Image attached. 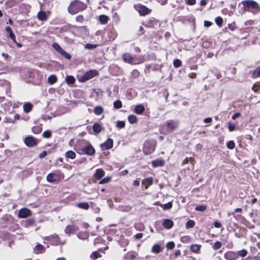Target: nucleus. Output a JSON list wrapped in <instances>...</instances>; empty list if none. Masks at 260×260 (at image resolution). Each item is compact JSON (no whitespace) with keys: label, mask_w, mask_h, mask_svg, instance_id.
<instances>
[{"label":"nucleus","mask_w":260,"mask_h":260,"mask_svg":"<svg viewBox=\"0 0 260 260\" xmlns=\"http://www.w3.org/2000/svg\"><path fill=\"white\" fill-rule=\"evenodd\" d=\"M244 9L247 11H250L253 14L260 12V6L257 2L253 0H246L242 2Z\"/></svg>","instance_id":"obj_1"},{"label":"nucleus","mask_w":260,"mask_h":260,"mask_svg":"<svg viewBox=\"0 0 260 260\" xmlns=\"http://www.w3.org/2000/svg\"><path fill=\"white\" fill-rule=\"evenodd\" d=\"M86 6L81 2L75 1L68 7V11L71 14H75L79 11L84 10Z\"/></svg>","instance_id":"obj_2"},{"label":"nucleus","mask_w":260,"mask_h":260,"mask_svg":"<svg viewBox=\"0 0 260 260\" xmlns=\"http://www.w3.org/2000/svg\"><path fill=\"white\" fill-rule=\"evenodd\" d=\"M156 145V142L153 140L146 141L144 144L143 152L146 154H150L152 153Z\"/></svg>","instance_id":"obj_3"},{"label":"nucleus","mask_w":260,"mask_h":260,"mask_svg":"<svg viewBox=\"0 0 260 260\" xmlns=\"http://www.w3.org/2000/svg\"><path fill=\"white\" fill-rule=\"evenodd\" d=\"M122 58L124 62L132 64H136L141 62L137 57L132 56L128 53H124L122 55Z\"/></svg>","instance_id":"obj_4"},{"label":"nucleus","mask_w":260,"mask_h":260,"mask_svg":"<svg viewBox=\"0 0 260 260\" xmlns=\"http://www.w3.org/2000/svg\"><path fill=\"white\" fill-rule=\"evenodd\" d=\"M98 74L96 70H90L86 72L83 76L79 79V81L81 82H84L93 77L96 76Z\"/></svg>","instance_id":"obj_5"},{"label":"nucleus","mask_w":260,"mask_h":260,"mask_svg":"<svg viewBox=\"0 0 260 260\" xmlns=\"http://www.w3.org/2000/svg\"><path fill=\"white\" fill-rule=\"evenodd\" d=\"M52 46L57 52H58L64 58H66L67 59H70L71 58V55L66 51L63 50L57 43H53Z\"/></svg>","instance_id":"obj_6"},{"label":"nucleus","mask_w":260,"mask_h":260,"mask_svg":"<svg viewBox=\"0 0 260 260\" xmlns=\"http://www.w3.org/2000/svg\"><path fill=\"white\" fill-rule=\"evenodd\" d=\"M82 150L83 152L85 154H86L89 155H93L95 153V149L91 146V144H89L85 147H84Z\"/></svg>","instance_id":"obj_7"},{"label":"nucleus","mask_w":260,"mask_h":260,"mask_svg":"<svg viewBox=\"0 0 260 260\" xmlns=\"http://www.w3.org/2000/svg\"><path fill=\"white\" fill-rule=\"evenodd\" d=\"M113 145V141L111 139H108L106 142L101 144V148L102 150H106L112 148Z\"/></svg>","instance_id":"obj_8"},{"label":"nucleus","mask_w":260,"mask_h":260,"mask_svg":"<svg viewBox=\"0 0 260 260\" xmlns=\"http://www.w3.org/2000/svg\"><path fill=\"white\" fill-rule=\"evenodd\" d=\"M46 179L49 182H54L59 180V176L56 173H49L47 175Z\"/></svg>","instance_id":"obj_9"},{"label":"nucleus","mask_w":260,"mask_h":260,"mask_svg":"<svg viewBox=\"0 0 260 260\" xmlns=\"http://www.w3.org/2000/svg\"><path fill=\"white\" fill-rule=\"evenodd\" d=\"M31 215V211L26 208H22L19 211L18 215L20 218H26Z\"/></svg>","instance_id":"obj_10"},{"label":"nucleus","mask_w":260,"mask_h":260,"mask_svg":"<svg viewBox=\"0 0 260 260\" xmlns=\"http://www.w3.org/2000/svg\"><path fill=\"white\" fill-rule=\"evenodd\" d=\"M78 230V228L77 226H76L75 225L72 224L66 226L64 230V232L67 234H74Z\"/></svg>","instance_id":"obj_11"},{"label":"nucleus","mask_w":260,"mask_h":260,"mask_svg":"<svg viewBox=\"0 0 260 260\" xmlns=\"http://www.w3.org/2000/svg\"><path fill=\"white\" fill-rule=\"evenodd\" d=\"M25 144L28 147H32L36 144L35 140L32 137H27L24 141Z\"/></svg>","instance_id":"obj_12"},{"label":"nucleus","mask_w":260,"mask_h":260,"mask_svg":"<svg viewBox=\"0 0 260 260\" xmlns=\"http://www.w3.org/2000/svg\"><path fill=\"white\" fill-rule=\"evenodd\" d=\"M162 224L163 226L167 229H170L172 228L174 225L173 221L169 219H164Z\"/></svg>","instance_id":"obj_13"},{"label":"nucleus","mask_w":260,"mask_h":260,"mask_svg":"<svg viewBox=\"0 0 260 260\" xmlns=\"http://www.w3.org/2000/svg\"><path fill=\"white\" fill-rule=\"evenodd\" d=\"M92 129L96 134L100 133L102 130V126L98 122L95 123L92 126Z\"/></svg>","instance_id":"obj_14"},{"label":"nucleus","mask_w":260,"mask_h":260,"mask_svg":"<svg viewBox=\"0 0 260 260\" xmlns=\"http://www.w3.org/2000/svg\"><path fill=\"white\" fill-rule=\"evenodd\" d=\"M6 31L8 34V36L13 40L14 42H16L15 36L14 34L12 29L10 26H7L5 28Z\"/></svg>","instance_id":"obj_15"},{"label":"nucleus","mask_w":260,"mask_h":260,"mask_svg":"<svg viewBox=\"0 0 260 260\" xmlns=\"http://www.w3.org/2000/svg\"><path fill=\"white\" fill-rule=\"evenodd\" d=\"M44 251V247L40 244H38L34 248V252L36 254L43 253Z\"/></svg>","instance_id":"obj_16"},{"label":"nucleus","mask_w":260,"mask_h":260,"mask_svg":"<svg viewBox=\"0 0 260 260\" xmlns=\"http://www.w3.org/2000/svg\"><path fill=\"white\" fill-rule=\"evenodd\" d=\"M154 167H161L165 165L164 160L160 159L154 160L151 162Z\"/></svg>","instance_id":"obj_17"},{"label":"nucleus","mask_w":260,"mask_h":260,"mask_svg":"<svg viewBox=\"0 0 260 260\" xmlns=\"http://www.w3.org/2000/svg\"><path fill=\"white\" fill-rule=\"evenodd\" d=\"M104 175L105 172L102 169H98L94 173V176L96 179L100 180Z\"/></svg>","instance_id":"obj_18"},{"label":"nucleus","mask_w":260,"mask_h":260,"mask_svg":"<svg viewBox=\"0 0 260 260\" xmlns=\"http://www.w3.org/2000/svg\"><path fill=\"white\" fill-rule=\"evenodd\" d=\"M236 256V253L232 251L228 252L224 254L225 258L229 260H235Z\"/></svg>","instance_id":"obj_19"},{"label":"nucleus","mask_w":260,"mask_h":260,"mask_svg":"<svg viewBox=\"0 0 260 260\" xmlns=\"http://www.w3.org/2000/svg\"><path fill=\"white\" fill-rule=\"evenodd\" d=\"M37 17L39 20L41 21L46 20L47 18V16L45 12L41 11L37 15Z\"/></svg>","instance_id":"obj_20"},{"label":"nucleus","mask_w":260,"mask_h":260,"mask_svg":"<svg viewBox=\"0 0 260 260\" xmlns=\"http://www.w3.org/2000/svg\"><path fill=\"white\" fill-rule=\"evenodd\" d=\"M139 12L141 15H145L149 13L148 8L144 6L139 7Z\"/></svg>","instance_id":"obj_21"},{"label":"nucleus","mask_w":260,"mask_h":260,"mask_svg":"<svg viewBox=\"0 0 260 260\" xmlns=\"http://www.w3.org/2000/svg\"><path fill=\"white\" fill-rule=\"evenodd\" d=\"M145 108L144 107L141 105H138L135 107V112L137 114H141L144 111Z\"/></svg>","instance_id":"obj_22"},{"label":"nucleus","mask_w":260,"mask_h":260,"mask_svg":"<svg viewBox=\"0 0 260 260\" xmlns=\"http://www.w3.org/2000/svg\"><path fill=\"white\" fill-rule=\"evenodd\" d=\"M167 125L169 128L173 130L177 127V123L173 120L168 121L167 123Z\"/></svg>","instance_id":"obj_23"},{"label":"nucleus","mask_w":260,"mask_h":260,"mask_svg":"<svg viewBox=\"0 0 260 260\" xmlns=\"http://www.w3.org/2000/svg\"><path fill=\"white\" fill-rule=\"evenodd\" d=\"M77 206L81 209L88 210L89 208V204L87 202H81L77 204Z\"/></svg>","instance_id":"obj_24"},{"label":"nucleus","mask_w":260,"mask_h":260,"mask_svg":"<svg viewBox=\"0 0 260 260\" xmlns=\"http://www.w3.org/2000/svg\"><path fill=\"white\" fill-rule=\"evenodd\" d=\"M32 108V105L29 103H25L23 106V110L25 113L29 112Z\"/></svg>","instance_id":"obj_25"},{"label":"nucleus","mask_w":260,"mask_h":260,"mask_svg":"<svg viewBox=\"0 0 260 260\" xmlns=\"http://www.w3.org/2000/svg\"><path fill=\"white\" fill-rule=\"evenodd\" d=\"M109 17L105 15H102L99 16V21L102 24H106L108 22Z\"/></svg>","instance_id":"obj_26"},{"label":"nucleus","mask_w":260,"mask_h":260,"mask_svg":"<svg viewBox=\"0 0 260 260\" xmlns=\"http://www.w3.org/2000/svg\"><path fill=\"white\" fill-rule=\"evenodd\" d=\"M162 251V248L160 246L157 244H155L152 248V251L155 253H158Z\"/></svg>","instance_id":"obj_27"},{"label":"nucleus","mask_w":260,"mask_h":260,"mask_svg":"<svg viewBox=\"0 0 260 260\" xmlns=\"http://www.w3.org/2000/svg\"><path fill=\"white\" fill-rule=\"evenodd\" d=\"M57 81V78L54 75H50L48 78V82L50 84H53Z\"/></svg>","instance_id":"obj_28"},{"label":"nucleus","mask_w":260,"mask_h":260,"mask_svg":"<svg viewBox=\"0 0 260 260\" xmlns=\"http://www.w3.org/2000/svg\"><path fill=\"white\" fill-rule=\"evenodd\" d=\"M66 156L67 158H70L71 159H74L76 157V154L73 151L70 150V151H68L66 153Z\"/></svg>","instance_id":"obj_29"},{"label":"nucleus","mask_w":260,"mask_h":260,"mask_svg":"<svg viewBox=\"0 0 260 260\" xmlns=\"http://www.w3.org/2000/svg\"><path fill=\"white\" fill-rule=\"evenodd\" d=\"M153 179L152 177H149L145 179V188H148V187L151 185L153 183Z\"/></svg>","instance_id":"obj_30"},{"label":"nucleus","mask_w":260,"mask_h":260,"mask_svg":"<svg viewBox=\"0 0 260 260\" xmlns=\"http://www.w3.org/2000/svg\"><path fill=\"white\" fill-rule=\"evenodd\" d=\"M201 246L200 245L193 244L191 246L190 249L192 252L197 253L199 251Z\"/></svg>","instance_id":"obj_31"},{"label":"nucleus","mask_w":260,"mask_h":260,"mask_svg":"<svg viewBox=\"0 0 260 260\" xmlns=\"http://www.w3.org/2000/svg\"><path fill=\"white\" fill-rule=\"evenodd\" d=\"M128 120L129 123L134 124L137 122V118L135 115H131L128 116Z\"/></svg>","instance_id":"obj_32"},{"label":"nucleus","mask_w":260,"mask_h":260,"mask_svg":"<svg viewBox=\"0 0 260 260\" xmlns=\"http://www.w3.org/2000/svg\"><path fill=\"white\" fill-rule=\"evenodd\" d=\"M52 238L54 239V244L58 245L59 244H62V242L60 240L59 238L58 237V236L57 235H56V234L53 235L52 236ZM63 243L64 242H63Z\"/></svg>","instance_id":"obj_33"},{"label":"nucleus","mask_w":260,"mask_h":260,"mask_svg":"<svg viewBox=\"0 0 260 260\" xmlns=\"http://www.w3.org/2000/svg\"><path fill=\"white\" fill-rule=\"evenodd\" d=\"M94 113L96 115H100L103 112V109L101 106H96L94 109Z\"/></svg>","instance_id":"obj_34"},{"label":"nucleus","mask_w":260,"mask_h":260,"mask_svg":"<svg viewBox=\"0 0 260 260\" xmlns=\"http://www.w3.org/2000/svg\"><path fill=\"white\" fill-rule=\"evenodd\" d=\"M32 131L34 133L38 134H40L42 131V127L40 126H34L32 128Z\"/></svg>","instance_id":"obj_35"},{"label":"nucleus","mask_w":260,"mask_h":260,"mask_svg":"<svg viewBox=\"0 0 260 260\" xmlns=\"http://www.w3.org/2000/svg\"><path fill=\"white\" fill-rule=\"evenodd\" d=\"M98 47V45L94 44L87 43L85 46V48L92 50Z\"/></svg>","instance_id":"obj_36"},{"label":"nucleus","mask_w":260,"mask_h":260,"mask_svg":"<svg viewBox=\"0 0 260 260\" xmlns=\"http://www.w3.org/2000/svg\"><path fill=\"white\" fill-rule=\"evenodd\" d=\"M66 80L68 84H73L75 81L74 77L72 76H67L66 78Z\"/></svg>","instance_id":"obj_37"},{"label":"nucleus","mask_w":260,"mask_h":260,"mask_svg":"<svg viewBox=\"0 0 260 260\" xmlns=\"http://www.w3.org/2000/svg\"><path fill=\"white\" fill-rule=\"evenodd\" d=\"M113 106L115 109H118L122 107V102L120 100H117L114 102Z\"/></svg>","instance_id":"obj_38"},{"label":"nucleus","mask_w":260,"mask_h":260,"mask_svg":"<svg viewBox=\"0 0 260 260\" xmlns=\"http://www.w3.org/2000/svg\"><path fill=\"white\" fill-rule=\"evenodd\" d=\"M212 248L214 250H218L221 247V243L219 241H216L212 245Z\"/></svg>","instance_id":"obj_39"},{"label":"nucleus","mask_w":260,"mask_h":260,"mask_svg":"<svg viewBox=\"0 0 260 260\" xmlns=\"http://www.w3.org/2000/svg\"><path fill=\"white\" fill-rule=\"evenodd\" d=\"M195 225V222L194 221L190 220L188 221L186 223L185 226L187 229L192 228H193Z\"/></svg>","instance_id":"obj_40"},{"label":"nucleus","mask_w":260,"mask_h":260,"mask_svg":"<svg viewBox=\"0 0 260 260\" xmlns=\"http://www.w3.org/2000/svg\"><path fill=\"white\" fill-rule=\"evenodd\" d=\"M237 254L241 257H245L247 254V251L245 249H242L238 251Z\"/></svg>","instance_id":"obj_41"},{"label":"nucleus","mask_w":260,"mask_h":260,"mask_svg":"<svg viewBox=\"0 0 260 260\" xmlns=\"http://www.w3.org/2000/svg\"><path fill=\"white\" fill-rule=\"evenodd\" d=\"M206 209V206L205 205H199L195 208V210L198 211H204Z\"/></svg>","instance_id":"obj_42"},{"label":"nucleus","mask_w":260,"mask_h":260,"mask_svg":"<svg viewBox=\"0 0 260 260\" xmlns=\"http://www.w3.org/2000/svg\"><path fill=\"white\" fill-rule=\"evenodd\" d=\"M227 147L230 149H233L235 147V144L234 141H230L227 143Z\"/></svg>","instance_id":"obj_43"},{"label":"nucleus","mask_w":260,"mask_h":260,"mask_svg":"<svg viewBox=\"0 0 260 260\" xmlns=\"http://www.w3.org/2000/svg\"><path fill=\"white\" fill-rule=\"evenodd\" d=\"M101 255L98 252L94 251L92 253L90 256L92 259H95L99 257Z\"/></svg>","instance_id":"obj_44"},{"label":"nucleus","mask_w":260,"mask_h":260,"mask_svg":"<svg viewBox=\"0 0 260 260\" xmlns=\"http://www.w3.org/2000/svg\"><path fill=\"white\" fill-rule=\"evenodd\" d=\"M175 247V244L173 242H169L166 245V247L168 249H173Z\"/></svg>","instance_id":"obj_45"},{"label":"nucleus","mask_w":260,"mask_h":260,"mask_svg":"<svg viewBox=\"0 0 260 260\" xmlns=\"http://www.w3.org/2000/svg\"><path fill=\"white\" fill-rule=\"evenodd\" d=\"M216 23L219 26L222 25L223 20L220 17H218L215 19Z\"/></svg>","instance_id":"obj_46"},{"label":"nucleus","mask_w":260,"mask_h":260,"mask_svg":"<svg viewBox=\"0 0 260 260\" xmlns=\"http://www.w3.org/2000/svg\"><path fill=\"white\" fill-rule=\"evenodd\" d=\"M173 64L175 67L178 68L181 66V61L179 59H176L174 60Z\"/></svg>","instance_id":"obj_47"},{"label":"nucleus","mask_w":260,"mask_h":260,"mask_svg":"<svg viewBox=\"0 0 260 260\" xmlns=\"http://www.w3.org/2000/svg\"><path fill=\"white\" fill-rule=\"evenodd\" d=\"M51 133L49 131H46L43 133V136L45 138H49L51 137Z\"/></svg>","instance_id":"obj_48"},{"label":"nucleus","mask_w":260,"mask_h":260,"mask_svg":"<svg viewBox=\"0 0 260 260\" xmlns=\"http://www.w3.org/2000/svg\"><path fill=\"white\" fill-rule=\"evenodd\" d=\"M116 126L119 128H123L125 126V122L123 121H118L117 122Z\"/></svg>","instance_id":"obj_49"},{"label":"nucleus","mask_w":260,"mask_h":260,"mask_svg":"<svg viewBox=\"0 0 260 260\" xmlns=\"http://www.w3.org/2000/svg\"><path fill=\"white\" fill-rule=\"evenodd\" d=\"M111 180V177H106V178H104V179H102L100 182V184H104V183H107L108 182H109Z\"/></svg>","instance_id":"obj_50"},{"label":"nucleus","mask_w":260,"mask_h":260,"mask_svg":"<svg viewBox=\"0 0 260 260\" xmlns=\"http://www.w3.org/2000/svg\"><path fill=\"white\" fill-rule=\"evenodd\" d=\"M164 209H170L172 207V203L171 202H169L164 205Z\"/></svg>","instance_id":"obj_51"},{"label":"nucleus","mask_w":260,"mask_h":260,"mask_svg":"<svg viewBox=\"0 0 260 260\" xmlns=\"http://www.w3.org/2000/svg\"><path fill=\"white\" fill-rule=\"evenodd\" d=\"M196 0H186V3L188 5H193L196 4Z\"/></svg>","instance_id":"obj_52"},{"label":"nucleus","mask_w":260,"mask_h":260,"mask_svg":"<svg viewBox=\"0 0 260 260\" xmlns=\"http://www.w3.org/2000/svg\"><path fill=\"white\" fill-rule=\"evenodd\" d=\"M228 128H229V130L230 132H232L235 130V126L233 124H232L231 123H229Z\"/></svg>","instance_id":"obj_53"},{"label":"nucleus","mask_w":260,"mask_h":260,"mask_svg":"<svg viewBox=\"0 0 260 260\" xmlns=\"http://www.w3.org/2000/svg\"><path fill=\"white\" fill-rule=\"evenodd\" d=\"M35 222V220L34 219H29L28 220H27V224L28 225H34V223Z\"/></svg>","instance_id":"obj_54"},{"label":"nucleus","mask_w":260,"mask_h":260,"mask_svg":"<svg viewBox=\"0 0 260 260\" xmlns=\"http://www.w3.org/2000/svg\"><path fill=\"white\" fill-rule=\"evenodd\" d=\"M254 74H256L257 76H260V67L257 68L254 71Z\"/></svg>","instance_id":"obj_55"},{"label":"nucleus","mask_w":260,"mask_h":260,"mask_svg":"<svg viewBox=\"0 0 260 260\" xmlns=\"http://www.w3.org/2000/svg\"><path fill=\"white\" fill-rule=\"evenodd\" d=\"M241 115V114L239 112H237V113H235L234 114H233V115L232 116V119H236L237 118L239 117V116H240Z\"/></svg>","instance_id":"obj_56"},{"label":"nucleus","mask_w":260,"mask_h":260,"mask_svg":"<svg viewBox=\"0 0 260 260\" xmlns=\"http://www.w3.org/2000/svg\"><path fill=\"white\" fill-rule=\"evenodd\" d=\"M140 182V179H137L136 180H134L133 182V184L135 186H139Z\"/></svg>","instance_id":"obj_57"},{"label":"nucleus","mask_w":260,"mask_h":260,"mask_svg":"<svg viewBox=\"0 0 260 260\" xmlns=\"http://www.w3.org/2000/svg\"><path fill=\"white\" fill-rule=\"evenodd\" d=\"M214 225L215 228H219L221 227V224L220 223V222H219L218 221H215L214 223Z\"/></svg>","instance_id":"obj_58"},{"label":"nucleus","mask_w":260,"mask_h":260,"mask_svg":"<svg viewBox=\"0 0 260 260\" xmlns=\"http://www.w3.org/2000/svg\"><path fill=\"white\" fill-rule=\"evenodd\" d=\"M212 119L211 117H208L204 119V121L205 123H210L211 122Z\"/></svg>","instance_id":"obj_59"},{"label":"nucleus","mask_w":260,"mask_h":260,"mask_svg":"<svg viewBox=\"0 0 260 260\" xmlns=\"http://www.w3.org/2000/svg\"><path fill=\"white\" fill-rule=\"evenodd\" d=\"M143 236V234L142 233H138L135 235L136 238L138 239H141Z\"/></svg>","instance_id":"obj_60"},{"label":"nucleus","mask_w":260,"mask_h":260,"mask_svg":"<svg viewBox=\"0 0 260 260\" xmlns=\"http://www.w3.org/2000/svg\"><path fill=\"white\" fill-rule=\"evenodd\" d=\"M212 23L208 21H204V25L206 27H209L211 26Z\"/></svg>","instance_id":"obj_61"},{"label":"nucleus","mask_w":260,"mask_h":260,"mask_svg":"<svg viewBox=\"0 0 260 260\" xmlns=\"http://www.w3.org/2000/svg\"><path fill=\"white\" fill-rule=\"evenodd\" d=\"M200 4L201 6H205L207 4V2L206 0H201L200 2Z\"/></svg>","instance_id":"obj_62"},{"label":"nucleus","mask_w":260,"mask_h":260,"mask_svg":"<svg viewBox=\"0 0 260 260\" xmlns=\"http://www.w3.org/2000/svg\"><path fill=\"white\" fill-rule=\"evenodd\" d=\"M180 253H181L180 250H177L175 251L174 254H175V255L177 256L180 255Z\"/></svg>","instance_id":"obj_63"},{"label":"nucleus","mask_w":260,"mask_h":260,"mask_svg":"<svg viewBox=\"0 0 260 260\" xmlns=\"http://www.w3.org/2000/svg\"><path fill=\"white\" fill-rule=\"evenodd\" d=\"M189 161V158L188 157H186L183 161L182 165H184L186 164H187Z\"/></svg>","instance_id":"obj_64"}]
</instances>
